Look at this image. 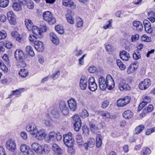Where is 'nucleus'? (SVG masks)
<instances>
[{
	"instance_id": "nucleus-1",
	"label": "nucleus",
	"mask_w": 155,
	"mask_h": 155,
	"mask_svg": "<svg viewBox=\"0 0 155 155\" xmlns=\"http://www.w3.org/2000/svg\"><path fill=\"white\" fill-rule=\"evenodd\" d=\"M99 85L100 89L104 90L106 88L112 90L114 87V83L113 78L110 74L107 75L106 78L101 76L98 78Z\"/></svg>"
},
{
	"instance_id": "nucleus-2",
	"label": "nucleus",
	"mask_w": 155,
	"mask_h": 155,
	"mask_svg": "<svg viewBox=\"0 0 155 155\" xmlns=\"http://www.w3.org/2000/svg\"><path fill=\"white\" fill-rule=\"evenodd\" d=\"M63 141L64 144L68 147H73L74 141L72 134L69 132L67 134H64Z\"/></svg>"
},
{
	"instance_id": "nucleus-3",
	"label": "nucleus",
	"mask_w": 155,
	"mask_h": 155,
	"mask_svg": "<svg viewBox=\"0 0 155 155\" xmlns=\"http://www.w3.org/2000/svg\"><path fill=\"white\" fill-rule=\"evenodd\" d=\"M43 17L45 21L50 25L54 24L56 21L55 18L53 16L52 14L48 11L43 13Z\"/></svg>"
},
{
	"instance_id": "nucleus-4",
	"label": "nucleus",
	"mask_w": 155,
	"mask_h": 155,
	"mask_svg": "<svg viewBox=\"0 0 155 155\" xmlns=\"http://www.w3.org/2000/svg\"><path fill=\"white\" fill-rule=\"evenodd\" d=\"M72 122L74 125V129L76 131H78L81 126V123L80 118L78 115L75 114L72 116Z\"/></svg>"
},
{
	"instance_id": "nucleus-5",
	"label": "nucleus",
	"mask_w": 155,
	"mask_h": 155,
	"mask_svg": "<svg viewBox=\"0 0 155 155\" xmlns=\"http://www.w3.org/2000/svg\"><path fill=\"white\" fill-rule=\"evenodd\" d=\"M151 84L150 80L148 78L145 79L139 84V87L141 90H145L147 89Z\"/></svg>"
},
{
	"instance_id": "nucleus-6",
	"label": "nucleus",
	"mask_w": 155,
	"mask_h": 155,
	"mask_svg": "<svg viewBox=\"0 0 155 155\" xmlns=\"http://www.w3.org/2000/svg\"><path fill=\"white\" fill-rule=\"evenodd\" d=\"M88 88L91 91H94L97 89V85L95 82L94 78L90 77L88 80Z\"/></svg>"
},
{
	"instance_id": "nucleus-7",
	"label": "nucleus",
	"mask_w": 155,
	"mask_h": 155,
	"mask_svg": "<svg viewBox=\"0 0 155 155\" xmlns=\"http://www.w3.org/2000/svg\"><path fill=\"white\" fill-rule=\"evenodd\" d=\"M59 107L61 112L64 115H67L69 114V109L64 101H60Z\"/></svg>"
},
{
	"instance_id": "nucleus-8",
	"label": "nucleus",
	"mask_w": 155,
	"mask_h": 155,
	"mask_svg": "<svg viewBox=\"0 0 155 155\" xmlns=\"http://www.w3.org/2000/svg\"><path fill=\"white\" fill-rule=\"evenodd\" d=\"M68 104L70 110L75 111L77 108V104L76 101L73 98H71L68 101Z\"/></svg>"
},
{
	"instance_id": "nucleus-9",
	"label": "nucleus",
	"mask_w": 155,
	"mask_h": 155,
	"mask_svg": "<svg viewBox=\"0 0 155 155\" xmlns=\"http://www.w3.org/2000/svg\"><path fill=\"white\" fill-rule=\"evenodd\" d=\"M26 130L32 134L35 135L37 131V129L36 125L33 123L28 124L26 127Z\"/></svg>"
},
{
	"instance_id": "nucleus-10",
	"label": "nucleus",
	"mask_w": 155,
	"mask_h": 155,
	"mask_svg": "<svg viewBox=\"0 0 155 155\" xmlns=\"http://www.w3.org/2000/svg\"><path fill=\"white\" fill-rule=\"evenodd\" d=\"M88 81L86 77L84 76H81L79 83V87L81 89L85 90L86 89Z\"/></svg>"
},
{
	"instance_id": "nucleus-11",
	"label": "nucleus",
	"mask_w": 155,
	"mask_h": 155,
	"mask_svg": "<svg viewBox=\"0 0 155 155\" xmlns=\"http://www.w3.org/2000/svg\"><path fill=\"white\" fill-rule=\"evenodd\" d=\"M7 15L9 23L12 25H15L16 23L15 16L13 12L10 11L8 12Z\"/></svg>"
},
{
	"instance_id": "nucleus-12",
	"label": "nucleus",
	"mask_w": 155,
	"mask_h": 155,
	"mask_svg": "<svg viewBox=\"0 0 155 155\" xmlns=\"http://www.w3.org/2000/svg\"><path fill=\"white\" fill-rule=\"evenodd\" d=\"M34 46L35 49L38 52H41L44 49V47L42 42L39 41H35Z\"/></svg>"
},
{
	"instance_id": "nucleus-13",
	"label": "nucleus",
	"mask_w": 155,
	"mask_h": 155,
	"mask_svg": "<svg viewBox=\"0 0 155 155\" xmlns=\"http://www.w3.org/2000/svg\"><path fill=\"white\" fill-rule=\"evenodd\" d=\"M130 101V97L129 96H126L124 99L118 100L117 102V105L118 106L123 107L129 103Z\"/></svg>"
},
{
	"instance_id": "nucleus-14",
	"label": "nucleus",
	"mask_w": 155,
	"mask_h": 155,
	"mask_svg": "<svg viewBox=\"0 0 155 155\" xmlns=\"http://www.w3.org/2000/svg\"><path fill=\"white\" fill-rule=\"evenodd\" d=\"M7 148L11 151H14L16 149V144L15 141L12 140H8L6 143Z\"/></svg>"
},
{
	"instance_id": "nucleus-15",
	"label": "nucleus",
	"mask_w": 155,
	"mask_h": 155,
	"mask_svg": "<svg viewBox=\"0 0 155 155\" xmlns=\"http://www.w3.org/2000/svg\"><path fill=\"white\" fill-rule=\"evenodd\" d=\"M15 58L17 61L25 60V57L23 52L19 50H16L14 53Z\"/></svg>"
},
{
	"instance_id": "nucleus-16",
	"label": "nucleus",
	"mask_w": 155,
	"mask_h": 155,
	"mask_svg": "<svg viewBox=\"0 0 155 155\" xmlns=\"http://www.w3.org/2000/svg\"><path fill=\"white\" fill-rule=\"evenodd\" d=\"M63 5L69 7L71 10L75 9L76 5L71 0H64L63 2Z\"/></svg>"
},
{
	"instance_id": "nucleus-17",
	"label": "nucleus",
	"mask_w": 155,
	"mask_h": 155,
	"mask_svg": "<svg viewBox=\"0 0 155 155\" xmlns=\"http://www.w3.org/2000/svg\"><path fill=\"white\" fill-rule=\"evenodd\" d=\"M120 90L121 91H128L130 89V87L127 84H126L123 81H120L119 85Z\"/></svg>"
},
{
	"instance_id": "nucleus-18",
	"label": "nucleus",
	"mask_w": 155,
	"mask_h": 155,
	"mask_svg": "<svg viewBox=\"0 0 155 155\" xmlns=\"http://www.w3.org/2000/svg\"><path fill=\"white\" fill-rule=\"evenodd\" d=\"M31 147L35 152L38 154H40V153L42 151V146L37 143H32Z\"/></svg>"
},
{
	"instance_id": "nucleus-19",
	"label": "nucleus",
	"mask_w": 155,
	"mask_h": 155,
	"mask_svg": "<svg viewBox=\"0 0 155 155\" xmlns=\"http://www.w3.org/2000/svg\"><path fill=\"white\" fill-rule=\"evenodd\" d=\"M120 58L123 60L127 61L130 58L129 53L125 51H120Z\"/></svg>"
},
{
	"instance_id": "nucleus-20",
	"label": "nucleus",
	"mask_w": 155,
	"mask_h": 155,
	"mask_svg": "<svg viewBox=\"0 0 155 155\" xmlns=\"http://www.w3.org/2000/svg\"><path fill=\"white\" fill-rule=\"evenodd\" d=\"M35 135L36 138L39 140H41L44 138H45L46 136L45 134L44 133L43 130H41L37 131L34 135Z\"/></svg>"
},
{
	"instance_id": "nucleus-21",
	"label": "nucleus",
	"mask_w": 155,
	"mask_h": 155,
	"mask_svg": "<svg viewBox=\"0 0 155 155\" xmlns=\"http://www.w3.org/2000/svg\"><path fill=\"white\" fill-rule=\"evenodd\" d=\"M50 38L51 41L54 44L58 45L59 43V40L58 37L53 32L50 34Z\"/></svg>"
},
{
	"instance_id": "nucleus-22",
	"label": "nucleus",
	"mask_w": 155,
	"mask_h": 155,
	"mask_svg": "<svg viewBox=\"0 0 155 155\" xmlns=\"http://www.w3.org/2000/svg\"><path fill=\"white\" fill-rule=\"evenodd\" d=\"M52 149L54 152L58 155H61L63 153L62 150L56 144L54 143L53 145Z\"/></svg>"
},
{
	"instance_id": "nucleus-23",
	"label": "nucleus",
	"mask_w": 155,
	"mask_h": 155,
	"mask_svg": "<svg viewBox=\"0 0 155 155\" xmlns=\"http://www.w3.org/2000/svg\"><path fill=\"white\" fill-rule=\"evenodd\" d=\"M56 133L53 131L51 132L47 137H45V140L47 142L49 143L51 141H54L55 139Z\"/></svg>"
},
{
	"instance_id": "nucleus-24",
	"label": "nucleus",
	"mask_w": 155,
	"mask_h": 155,
	"mask_svg": "<svg viewBox=\"0 0 155 155\" xmlns=\"http://www.w3.org/2000/svg\"><path fill=\"white\" fill-rule=\"evenodd\" d=\"M133 25L136 27L138 31H141L143 28L142 23L139 21H135L133 22Z\"/></svg>"
},
{
	"instance_id": "nucleus-25",
	"label": "nucleus",
	"mask_w": 155,
	"mask_h": 155,
	"mask_svg": "<svg viewBox=\"0 0 155 155\" xmlns=\"http://www.w3.org/2000/svg\"><path fill=\"white\" fill-rule=\"evenodd\" d=\"M123 116L126 119H129L133 117V114L130 110H127L124 112Z\"/></svg>"
},
{
	"instance_id": "nucleus-26",
	"label": "nucleus",
	"mask_w": 155,
	"mask_h": 155,
	"mask_svg": "<svg viewBox=\"0 0 155 155\" xmlns=\"http://www.w3.org/2000/svg\"><path fill=\"white\" fill-rule=\"evenodd\" d=\"M51 147L47 144H45L44 147H42L41 151L40 154H48L50 151Z\"/></svg>"
},
{
	"instance_id": "nucleus-27",
	"label": "nucleus",
	"mask_w": 155,
	"mask_h": 155,
	"mask_svg": "<svg viewBox=\"0 0 155 155\" xmlns=\"http://www.w3.org/2000/svg\"><path fill=\"white\" fill-rule=\"evenodd\" d=\"M96 147L97 148H99L101 146L102 144V137L101 134H97V135L96 138Z\"/></svg>"
},
{
	"instance_id": "nucleus-28",
	"label": "nucleus",
	"mask_w": 155,
	"mask_h": 155,
	"mask_svg": "<svg viewBox=\"0 0 155 155\" xmlns=\"http://www.w3.org/2000/svg\"><path fill=\"white\" fill-rule=\"evenodd\" d=\"M97 114L103 117H105L106 118H110V115L109 113L104 111H97Z\"/></svg>"
},
{
	"instance_id": "nucleus-29",
	"label": "nucleus",
	"mask_w": 155,
	"mask_h": 155,
	"mask_svg": "<svg viewBox=\"0 0 155 155\" xmlns=\"http://www.w3.org/2000/svg\"><path fill=\"white\" fill-rule=\"evenodd\" d=\"M25 24L26 28L30 31L31 29V27L33 26V23L31 21L27 19H25Z\"/></svg>"
},
{
	"instance_id": "nucleus-30",
	"label": "nucleus",
	"mask_w": 155,
	"mask_h": 155,
	"mask_svg": "<svg viewBox=\"0 0 155 155\" xmlns=\"http://www.w3.org/2000/svg\"><path fill=\"white\" fill-rule=\"evenodd\" d=\"M32 31V33L34 35H36V36L40 35V30L39 28L36 26H33L31 27V29Z\"/></svg>"
},
{
	"instance_id": "nucleus-31",
	"label": "nucleus",
	"mask_w": 155,
	"mask_h": 155,
	"mask_svg": "<svg viewBox=\"0 0 155 155\" xmlns=\"http://www.w3.org/2000/svg\"><path fill=\"white\" fill-rule=\"evenodd\" d=\"M26 50L27 53L31 56H35V53L32 47L30 46H27L26 48Z\"/></svg>"
},
{
	"instance_id": "nucleus-32",
	"label": "nucleus",
	"mask_w": 155,
	"mask_h": 155,
	"mask_svg": "<svg viewBox=\"0 0 155 155\" xmlns=\"http://www.w3.org/2000/svg\"><path fill=\"white\" fill-rule=\"evenodd\" d=\"M51 114L52 116L55 118H58L59 117V113L57 109H54L51 110Z\"/></svg>"
},
{
	"instance_id": "nucleus-33",
	"label": "nucleus",
	"mask_w": 155,
	"mask_h": 155,
	"mask_svg": "<svg viewBox=\"0 0 155 155\" xmlns=\"http://www.w3.org/2000/svg\"><path fill=\"white\" fill-rule=\"evenodd\" d=\"M65 16L66 19L68 23L71 24H73L74 23V18L69 13L67 14Z\"/></svg>"
},
{
	"instance_id": "nucleus-34",
	"label": "nucleus",
	"mask_w": 155,
	"mask_h": 155,
	"mask_svg": "<svg viewBox=\"0 0 155 155\" xmlns=\"http://www.w3.org/2000/svg\"><path fill=\"white\" fill-rule=\"evenodd\" d=\"M117 64L121 70H124L126 68V66L124 64L120 59H117Z\"/></svg>"
},
{
	"instance_id": "nucleus-35",
	"label": "nucleus",
	"mask_w": 155,
	"mask_h": 155,
	"mask_svg": "<svg viewBox=\"0 0 155 155\" xmlns=\"http://www.w3.org/2000/svg\"><path fill=\"white\" fill-rule=\"evenodd\" d=\"M144 126L143 125H140L137 127L135 129L134 134H138L141 133L144 129Z\"/></svg>"
},
{
	"instance_id": "nucleus-36",
	"label": "nucleus",
	"mask_w": 155,
	"mask_h": 155,
	"mask_svg": "<svg viewBox=\"0 0 155 155\" xmlns=\"http://www.w3.org/2000/svg\"><path fill=\"white\" fill-rule=\"evenodd\" d=\"M21 5L19 3L15 2L13 4L12 7L15 10L18 11L21 9Z\"/></svg>"
},
{
	"instance_id": "nucleus-37",
	"label": "nucleus",
	"mask_w": 155,
	"mask_h": 155,
	"mask_svg": "<svg viewBox=\"0 0 155 155\" xmlns=\"http://www.w3.org/2000/svg\"><path fill=\"white\" fill-rule=\"evenodd\" d=\"M9 3V0H0V6L5 8L7 6Z\"/></svg>"
},
{
	"instance_id": "nucleus-38",
	"label": "nucleus",
	"mask_w": 155,
	"mask_h": 155,
	"mask_svg": "<svg viewBox=\"0 0 155 155\" xmlns=\"http://www.w3.org/2000/svg\"><path fill=\"white\" fill-rule=\"evenodd\" d=\"M28 74L27 70L24 68L21 69L19 72V74L22 77L25 78L27 76Z\"/></svg>"
},
{
	"instance_id": "nucleus-39",
	"label": "nucleus",
	"mask_w": 155,
	"mask_h": 155,
	"mask_svg": "<svg viewBox=\"0 0 155 155\" xmlns=\"http://www.w3.org/2000/svg\"><path fill=\"white\" fill-rule=\"evenodd\" d=\"M151 153L150 150L148 148H144L141 151V155H149Z\"/></svg>"
},
{
	"instance_id": "nucleus-40",
	"label": "nucleus",
	"mask_w": 155,
	"mask_h": 155,
	"mask_svg": "<svg viewBox=\"0 0 155 155\" xmlns=\"http://www.w3.org/2000/svg\"><path fill=\"white\" fill-rule=\"evenodd\" d=\"M133 57L134 60H137L141 58V55L138 51H136L133 54Z\"/></svg>"
},
{
	"instance_id": "nucleus-41",
	"label": "nucleus",
	"mask_w": 155,
	"mask_h": 155,
	"mask_svg": "<svg viewBox=\"0 0 155 155\" xmlns=\"http://www.w3.org/2000/svg\"><path fill=\"white\" fill-rule=\"evenodd\" d=\"M141 39L142 41L150 42L151 41V38L146 35H143L141 37Z\"/></svg>"
},
{
	"instance_id": "nucleus-42",
	"label": "nucleus",
	"mask_w": 155,
	"mask_h": 155,
	"mask_svg": "<svg viewBox=\"0 0 155 155\" xmlns=\"http://www.w3.org/2000/svg\"><path fill=\"white\" fill-rule=\"evenodd\" d=\"M89 116V114L87 111L85 109L83 110L80 114V116L83 118H85Z\"/></svg>"
},
{
	"instance_id": "nucleus-43",
	"label": "nucleus",
	"mask_w": 155,
	"mask_h": 155,
	"mask_svg": "<svg viewBox=\"0 0 155 155\" xmlns=\"http://www.w3.org/2000/svg\"><path fill=\"white\" fill-rule=\"evenodd\" d=\"M136 68H137V67L134 66V64H131L127 70V72L128 74H130L134 72Z\"/></svg>"
},
{
	"instance_id": "nucleus-44",
	"label": "nucleus",
	"mask_w": 155,
	"mask_h": 155,
	"mask_svg": "<svg viewBox=\"0 0 155 155\" xmlns=\"http://www.w3.org/2000/svg\"><path fill=\"white\" fill-rule=\"evenodd\" d=\"M76 25L78 28L82 27L83 25V21L79 17L76 18Z\"/></svg>"
},
{
	"instance_id": "nucleus-45",
	"label": "nucleus",
	"mask_w": 155,
	"mask_h": 155,
	"mask_svg": "<svg viewBox=\"0 0 155 155\" xmlns=\"http://www.w3.org/2000/svg\"><path fill=\"white\" fill-rule=\"evenodd\" d=\"M18 62L17 66L19 67H25L26 66V64L25 61V60H20L18 61Z\"/></svg>"
},
{
	"instance_id": "nucleus-46",
	"label": "nucleus",
	"mask_w": 155,
	"mask_h": 155,
	"mask_svg": "<svg viewBox=\"0 0 155 155\" xmlns=\"http://www.w3.org/2000/svg\"><path fill=\"white\" fill-rule=\"evenodd\" d=\"M145 108H145L143 110V113H147L151 112L153 109V105L150 104L149 105L147 109H146Z\"/></svg>"
},
{
	"instance_id": "nucleus-47",
	"label": "nucleus",
	"mask_w": 155,
	"mask_h": 155,
	"mask_svg": "<svg viewBox=\"0 0 155 155\" xmlns=\"http://www.w3.org/2000/svg\"><path fill=\"white\" fill-rule=\"evenodd\" d=\"M76 140L78 143H79V145H81L83 143V139L81 134H78L77 135Z\"/></svg>"
},
{
	"instance_id": "nucleus-48",
	"label": "nucleus",
	"mask_w": 155,
	"mask_h": 155,
	"mask_svg": "<svg viewBox=\"0 0 155 155\" xmlns=\"http://www.w3.org/2000/svg\"><path fill=\"white\" fill-rule=\"evenodd\" d=\"M29 147L27 146L26 145L23 144L21 145L20 147L21 151L25 154Z\"/></svg>"
},
{
	"instance_id": "nucleus-49",
	"label": "nucleus",
	"mask_w": 155,
	"mask_h": 155,
	"mask_svg": "<svg viewBox=\"0 0 155 155\" xmlns=\"http://www.w3.org/2000/svg\"><path fill=\"white\" fill-rule=\"evenodd\" d=\"M112 19L110 20L107 21V24L103 26V28L105 29H107L111 28L112 26Z\"/></svg>"
},
{
	"instance_id": "nucleus-50",
	"label": "nucleus",
	"mask_w": 155,
	"mask_h": 155,
	"mask_svg": "<svg viewBox=\"0 0 155 155\" xmlns=\"http://www.w3.org/2000/svg\"><path fill=\"white\" fill-rule=\"evenodd\" d=\"M39 37V36H36L35 35H30L29 37V39L31 42H34L35 40Z\"/></svg>"
},
{
	"instance_id": "nucleus-51",
	"label": "nucleus",
	"mask_w": 155,
	"mask_h": 155,
	"mask_svg": "<svg viewBox=\"0 0 155 155\" xmlns=\"http://www.w3.org/2000/svg\"><path fill=\"white\" fill-rule=\"evenodd\" d=\"M27 6L29 9H32L34 7L33 2L31 1H28L26 3Z\"/></svg>"
},
{
	"instance_id": "nucleus-52",
	"label": "nucleus",
	"mask_w": 155,
	"mask_h": 155,
	"mask_svg": "<svg viewBox=\"0 0 155 155\" xmlns=\"http://www.w3.org/2000/svg\"><path fill=\"white\" fill-rule=\"evenodd\" d=\"M95 140L94 139H91L90 140L87 142L89 143V148L93 147L95 145Z\"/></svg>"
},
{
	"instance_id": "nucleus-53",
	"label": "nucleus",
	"mask_w": 155,
	"mask_h": 155,
	"mask_svg": "<svg viewBox=\"0 0 155 155\" xmlns=\"http://www.w3.org/2000/svg\"><path fill=\"white\" fill-rule=\"evenodd\" d=\"M75 55L77 56H80L82 54L83 51L82 50L77 48L75 51Z\"/></svg>"
},
{
	"instance_id": "nucleus-54",
	"label": "nucleus",
	"mask_w": 155,
	"mask_h": 155,
	"mask_svg": "<svg viewBox=\"0 0 155 155\" xmlns=\"http://www.w3.org/2000/svg\"><path fill=\"white\" fill-rule=\"evenodd\" d=\"M143 101L147 104L150 101L151 98L149 96H145L143 97Z\"/></svg>"
},
{
	"instance_id": "nucleus-55",
	"label": "nucleus",
	"mask_w": 155,
	"mask_h": 155,
	"mask_svg": "<svg viewBox=\"0 0 155 155\" xmlns=\"http://www.w3.org/2000/svg\"><path fill=\"white\" fill-rule=\"evenodd\" d=\"M34 152L29 147L28 149L26 152L25 154V155H33Z\"/></svg>"
},
{
	"instance_id": "nucleus-56",
	"label": "nucleus",
	"mask_w": 155,
	"mask_h": 155,
	"mask_svg": "<svg viewBox=\"0 0 155 155\" xmlns=\"http://www.w3.org/2000/svg\"><path fill=\"white\" fill-rule=\"evenodd\" d=\"M55 30L60 34H63L64 33V30L61 29L58 26H56L55 27Z\"/></svg>"
},
{
	"instance_id": "nucleus-57",
	"label": "nucleus",
	"mask_w": 155,
	"mask_h": 155,
	"mask_svg": "<svg viewBox=\"0 0 155 155\" xmlns=\"http://www.w3.org/2000/svg\"><path fill=\"white\" fill-rule=\"evenodd\" d=\"M143 23L144 25V28L150 27L151 24L149 21L145 20H144Z\"/></svg>"
},
{
	"instance_id": "nucleus-58",
	"label": "nucleus",
	"mask_w": 155,
	"mask_h": 155,
	"mask_svg": "<svg viewBox=\"0 0 155 155\" xmlns=\"http://www.w3.org/2000/svg\"><path fill=\"white\" fill-rule=\"evenodd\" d=\"M60 75V72L59 71H58L56 72V73L54 74L51 76V78L53 79H55L58 77Z\"/></svg>"
},
{
	"instance_id": "nucleus-59",
	"label": "nucleus",
	"mask_w": 155,
	"mask_h": 155,
	"mask_svg": "<svg viewBox=\"0 0 155 155\" xmlns=\"http://www.w3.org/2000/svg\"><path fill=\"white\" fill-rule=\"evenodd\" d=\"M7 36V34L5 31L3 32L0 31V40L5 38Z\"/></svg>"
},
{
	"instance_id": "nucleus-60",
	"label": "nucleus",
	"mask_w": 155,
	"mask_h": 155,
	"mask_svg": "<svg viewBox=\"0 0 155 155\" xmlns=\"http://www.w3.org/2000/svg\"><path fill=\"white\" fill-rule=\"evenodd\" d=\"M97 68L94 66H92L89 67L88 71L91 73H94L96 71Z\"/></svg>"
},
{
	"instance_id": "nucleus-61",
	"label": "nucleus",
	"mask_w": 155,
	"mask_h": 155,
	"mask_svg": "<svg viewBox=\"0 0 155 155\" xmlns=\"http://www.w3.org/2000/svg\"><path fill=\"white\" fill-rule=\"evenodd\" d=\"M86 54H85L83 55L79 59V64L80 65H82L84 64V58L86 56Z\"/></svg>"
},
{
	"instance_id": "nucleus-62",
	"label": "nucleus",
	"mask_w": 155,
	"mask_h": 155,
	"mask_svg": "<svg viewBox=\"0 0 155 155\" xmlns=\"http://www.w3.org/2000/svg\"><path fill=\"white\" fill-rule=\"evenodd\" d=\"M109 102L108 100L104 101L102 103V107L103 108H105L109 105Z\"/></svg>"
},
{
	"instance_id": "nucleus-63",
	"label": "nucleus",
	"mask_w": 155,
	"mask_h": 155,
	"mask_svg": "<svg viewBox=\"0 0 155 155\" xmlns=\"http://www.w3.org/2000/svg\"><path fill=\"white\" fill-rule=\"evenodd\" d=\"M5 47L7 48L10 49L11 48L12 46V44L9 41H6L5 44Z\"/></svg>"
},
{
	"instance_id": "nucleus-64",
	"label": "nucleus",
	"mask_w": 155,
	"mask_h": 155,
	"mask_svg": "<svg viewBox=\"0 0 155 155\" xmlns=\"http://www.w3.org/2000/svg\"><path fill=\"white\" fill-rule=\"evenodd\" d=\"M69 148L68 150V152L72 155H74L75 153V150L72 148V147H68Z\"/></svg>"
}]
</instances>
